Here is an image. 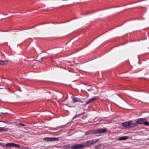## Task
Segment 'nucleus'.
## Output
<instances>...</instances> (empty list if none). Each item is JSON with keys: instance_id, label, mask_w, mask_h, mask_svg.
I'll return each instance as SVG.
<instances>
[{"instance_id": "nucleus-1", "label": "nucleus", "mask_w": 149, "mask_h": 149, "mask_svg": "<svg viewBox=\"0 0 149 149\" xmlns=\"http://www.w3.org/2000/svg\"><path fill=\"white\" fill-rule=\"evenodd\" d=\"M96 142V141H95L94 140H89L82 143L75 144L71 146L70 148L74 149H79L85 148L95 144Z\"/></svg>"}, {"instance_id": "nucleus-2", "label": "nucleus", "mask_w": 149, "mask_h": 149, "mask_svg": "<svg viewBox=\"0 0 149 149\" xmlns=\"http://www.w3.org/2000/svg\"><path fill=\"white\" fill-rule=\"evenodd\" d=\"M136 121L138 124H144L145 126L149 125V123H148L146 119L143 118H139L136 120Z\"/></svg>"}, {"instance_id": "nucleus-3", "label": "nucleus", "mask_w": 149, "mask_h": 149, "mask_svg": "<svg viewBox=\"0 0 149 149\" xmlns=\"http://www.w3.org/2000/svg\"><path fill=\"white\" fill-rule=\"evenodd\" d=\"M43 140L46 141H56L59 140V139L58 137H45L43 138Z\"/></svg>"}, {"instance_id": "nucleus-4", "label": "nucleus", "mask_w": 149, "mask_h": 149, "mask_svg": "<svg viewBox=\"0 0 149 149\" xmlns=\"http://www.w3.org/2000/svg\"><path fill=\"white\" fill-rule=\"evenodd\" d=\"M107 129L106 128H100L97 130H95L96 134H100L104 133L107 132Z\"/></svg>"}, {"instance_id": "nucleus-5", "label": "nucleus", "mask_w": 149, "mask_h": 149, "mask_svg": "<svg viewBox=\"0 0 149 149\" xmlns=\"http://www.w3.org/2000/svg\"><path fill=\"white\" fill-rule=\"evenodd\" d=\"M131 120L127 122H125L123 123L122 124V126L125 127L127 128H130L129 127H130L131 125Z\"/></svg>"}, {"instance_id": "nucleus-6", "label": "nucleus", "mask_w": 149, "mask_h": 149, "mask_svg": "<svg viewBox=\"0 0 149 149\" xmlns=\"http://www.w3.org/2000/svg\"><path fill=\"white\" fill-rule=\"evenodd\" d=\"M71 97L73 103H75L77 102H80L81 103H84V102L82 101L79 98H77L74 96L72 97Z\"/></svg>"}, {"instance_id": "nucleus-7", "label": "nucleus", "mask_w": 149, "mask_h": 149, "mask_svg": "<svg viewBox=\"0 0 149 149\" xmlns=\"http://www.w3.org/2000/svg\"><path fill=\"white\" fill-rule=\"evenodd\" d=\"M96 134L95 130H89L85 132V136H87L89 134Z\"/></svg>"}, {"instance_id": "nucleus-8", "label": "nucleus", "mask_w": 149, "mask_h": 149, "mask_svg": "<svg viewBox=\"0 0 149 149\" xmlns=\"http://www.w3.org/2000/svg\"><path fill=\"white\" fill-rule=\"evenodd\" d=\"M96 97L90 98L86 102V103L84 104L85 106H86L87 105L93 102L94 100H96Z\"/></svg>"}, {"instance_id": "nucleus-9", "label": "nucleus", "mask_w": 149, "mask_h": 149, "mask_svg": "<svg viewBox=\"0 0 149 149\" xmlns=\"http://www.w3.org/2000/svg\"><path fill=\"white\" fill-rule=\"evenodd\" d=\"M8 63V61H7L0 60V65H5Z\"/></svg>"}, {"instance_id": "nucleus-10", "label": "nucleus", "mask_w": 149, "mask_h": 149, "mask_svg": "<svg viewBox=\"0 0 149 149\" xmlns=\"http://www.w3.org/2000/svg\"><path fill=\"white\" fill-rule=\"evenodd\" d=\"M13 143H8L5 145V147L7 148H10L12 147H13Z\"/></svg>"}, {"instance_id": "nucleus-11", "label": "nucleus", "mask_w": 149, "mask_h": 149, "mask_svg": "<svg viewBox=\"0 0 149 149\" xmlns=\"http://www.w3.org/2000/svg\"><path fill=\"white\" fill-rule=\"evenodd\" d=\"M138 125V124L137 123H132V121H131V125H130V127H129L130 128H132L133 127H137Z\"/></svg>"}, {"instance_id": "nucleus-12", "label": "nucleus", "mask_w": 149, "mask_h": 149, "mask_svg": "<svg viewBox=\"0 0 149 149\" xmlns=\"http://www.w3.org/2000/svg\"><path fill=\"white\" fill-rule=\"evenodd\" d=\"M128 138L127 136H124L121 137H120L118 139L119 140H125Z\"/></svg>"}, {"instance_id": "nucleus-13", "label": "nucleus", "mask_w": 149, "mask_h": 149, "mask_svg": "<svg viewBox=\"0 0 149 149\" xmlns=\"http://www.w3.org/2000/svg\"><path fill=\"white\" fill-rule=\"evenodd\" d=\"M8 129L5 128L4 127H0V132L8 131Z\"/></svg>"}, {"instance_id": "nucleus-14", "label": "nucleus", "mask_w": 149, "mask_h": 149, "mask_svg": "<svg viewBox=\"0 0 149 149\" xmlns=\"http://www.w3.org/2000/svg\"><path fill=\"white\" fill-rule=\"evenodd\" d=\"M88 86L90 87V88H86V89L87 91H91L93 90V88L91 85H88Z\"/></svg>"}, {"instance_id": "nucleus-15", "label": "nucleus", "mask_w": 149, "mask_h": 149, "mask_svg": "<svg viewBox=\"0 0 149 149\" xmlns=\"http://www.w3.org/2000/svg\"><path fill=\"white\" fill-rule=\"evenodd\" d=\"M13 146L17 148H20V145L18 144H16L13 143Z\"/></svg>"}, {"instance_id": "nucleus-16", "label": "nucleus", "mask_w": 149, "mask_h": 149, "mask_svg": "<svg viewBox=\"0 0 149 149\" xmlns=\"http://www.w3.org/2000/svg\"><path fill=\"white\" fill-rule=\"evenodd\" d=\"M101 144H99L95 146V147L96 149H99L101 148Z\"/></svg>"}, {"instance_id": "nucleus-17", "label": "nucleus", "mask_w": 149, "mask_h": 149, "mask_svg": "<svg viewBox=\"0 0 149 149\" xmlns=\"http://www.w3.org/2000/svg\"><path fill=\"white\" fill-rule=\"evenodd\" d=\"M61 127H56L55 128L54 127H52V130H57L59 129V128H60Z\"/></svg>"}, {"instance_id": "nucleus-18", "label": "nucleus", "mask_w": 149, "mask_h": 149, "mask_svg": "<svg viewBox=\"0 0 149 149\" xmlns=\"http://www.w3.org/2000/svg\"><path fill=\"white\" fill-rule=\"evenodd\" d=\"M0 146H2L3 148L5 147V145H4L3 143L0 142Z\"/></svg>"}, {"instance_id": "nucleus-19", "label": "nucleus", "mask_w": 149, "mask_h": 149, "mask_svg": "<svg viewBox=\"0 0 149 149\" xmlns=\"http://www.w3.org/2000/svg\"><path fill=\"white\" fill-rule=\"evenodd\" d=\"M79 116V115H75L73 118V119H74L78 117Z\"/></svg>"}, {"instance_id": "nucleus-20", "label": "nucleus", "mask_w": 149, "mask_h": 149, "mask_svg": "<svg viewBox=\"0 0 149 149\" xmlns=\"http://www.w3.org/2000/svg\"><path fill=\"white\" fill-rule=\"evenodd\" d=\"M19 124L21 126H25V125L24 124H23V123H19Z\"/></svg>"}, {"instance_id": "nucleus-21", "label": "nucleus", "mask_w": 149, "mask_h": 149, "mask_svg": "<svg viewBox=\"0 0 149 149\" xmlns=\"http://www.w3.org/2000/svg\"><path fill=\"white\" fill-rule=\"evenodd\" d=\"M0 122H3V123H7L5 121H3V120H1V121H0Z\"/></svg>"}, {"instance_id": "nucleus-22", "label": "nucleus", "mask_w": 149, "mask_h": 149, "mask_svg": "<svg viewBox=\"0 0 149 149\" xmlns=\"http://www.w3.org/2000/svg\"><path fill=\"white\" fill-rule=\"evenodd\" d=\"M25 148L26 149H31V148H27V147H26V148Z\"/></svg>"}, {"instance_id": "nucleus-23", "label": "nucleus", "mask_w": 149, "mask_h": 149, "mask_svg": "<svg viewBox=\"0 0 149 149\" xmlns=\"http://www.w3.org/2000/svg\"><path fill=\"white\" fill-rule=\"evenodd\" d=\"M83 84L84 85H87L85 83H83Z\"/></svg>"}, {"instance_id": "nucleus-24", "label": "nucleus", "mask_w": 149, "mask_h": 149, "mask_svg": "<svg viewBox=\"0 0 149 149\" xmlns=\"http://www.w3.org/2000/svg\"><path fill=\"white\" fill-rule=\"evenodd\" d=\"M28 11H29V12H31V11H32V10H29Z\"/></svg>"}, {"instance_id": "nucleus-25", "label": "nucleus", "mask_w": 149, "mask_h": 149, "mask_svg": "<svg viewBox=\"0 0 149 149\" xmlns=\"http://www.w3.org/2000/svg\"><path fill=\"white\" fill-rule=\"evenodd\" d=\"M148 48L149 49V47H148Z\"/></svg>"}, {"instance_id": "nucleus-26", "label": "nucleus", "mask_w": 149, "mask_h": 149, "mask_svg": "<svg viewBox=\"0 0 149 149\" xmlns=\"http://www.w3.org/2000/svg\"><path fill=\"white\" fill-rule=\"evenodd\" d=\"M1 88H0V89H1Z\"/></svg>"}]
</instances>
